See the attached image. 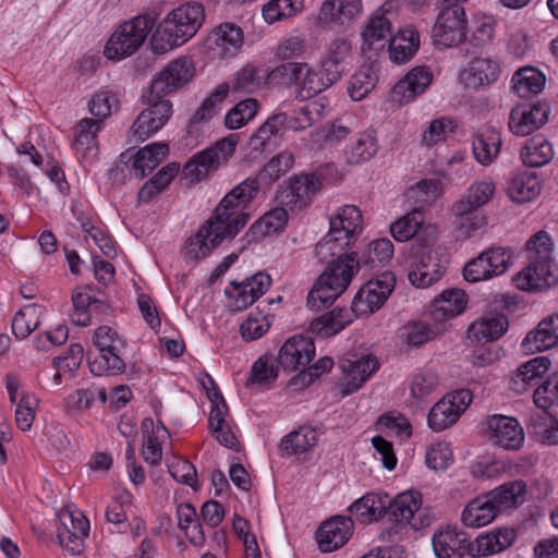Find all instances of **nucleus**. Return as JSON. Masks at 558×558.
<instances>
[{"label":"nucleus","mask_w":558,"mask_h":558,"mask_svg":"<svg viewBox=\"0 0 558 558\" xmlns=\"http://www.w3.org/2000/svg\"><path fill=\"white\" fill-rule=\"evenodd\" d=\"M317 441L316 430L310 426H302L281 439L279 450L282 457L301 454L312 449Z\"/></svg>","instance_id":"nucleus-43"},{"label":"nucleus","mask_w":558,"mask_h":558,"mask_svg":"<svg viewBox=\"0 0 558 558\" xmlns=\"http://www.w3.org/2000/svg\"><path fill=\"white\" fill-rule=\"evenodd\" d=\"M329 86L330 84L326 82V77H324L320 70L312 69L306 63L298 97L301 99L312 98Z\"/></svg>","instance_id":"nucleus-60"},{"label":"nucleus","mask_w":558,"mask_h":558,"mask_svg":"<svg viewBox=\"0 0 558 558\" xmlns=\"http://www.w3.org/2000/svg\"><path fill=\"white\" fill-rule=\"evenodd\" d=\"M194 74L193 62L186 58H178L169 62L150 82L148 88L155 95L168 96L187 84Z\"/></svg>","instance_id":"nucleus-15"},{"label":"nucleus","mask_w":558,"mask_h":558,"mask_svg":"<svg viewBox=\"0 0 558 558\" xmlns=\"http://www.w3.org/2000/svg\"><path fill=\"white\" fill-rule=\"evenodd\" d=\"M315 356V344L311 337L293 336L281 347L277 363L287 372L303 371Z\"/></svg>","instance_id":"nucleus-19"},{"label":"nucleus","mask_w":558,"mask_h":558,"mask_svg":"<svg viewBox=\"0 0 558 558\" xmlns=\"http://www.w3.org/2000/svg\"><path fill=\"white\" fill-rule=\"evenodd\" d=\"M508 326L509 322L505 315L485 316L470 325L468 338L477 343L492 342L500 338Z\"/></svg>","instance_id":"nucleus-31"},{"label":"nucleus","mask_w":558,"mask_h":558,"mask_svg":"<svg viewBox=\"0 0 558 558\" xmlns=\"http://www.w3.org/2000/svg\"><path fill=\"white\" fill-rule=\"evenodd\" d=\"M500 145V134L495 129H485L472 138L473 156L482 166H489L497 158Z\"/></svg>","instance_id":"nucleus-38"},{"label":"nucleus","mask_w":558,"mask_h":558,"mask_svg":"<svg viewBox=\"0 0 558 558\" xmlns=\"http://www.w3.org/2000/svg\"><path fill=\"white\" fill-rule=\"evenodd\" d=\"M550 106L545 100L534 104H521L512 108L509 116V129L518 136H527L541 129L547 121Z\"/></svg>","instance_id":"nucleus-16"},{"label":"nucleus","mask_w":558,"mask_h":558,"mask_svg":"<svg viewBox=\"0 0 558 558\" xmlns=\"http://www.w3.org/2000/svg\"><path fill=\"white\" fill-rule=\"evenodd\" d=\"M466 16L459 3H439V12L433 27L434 41L444 47L458 46L465 40Z\"/></svg>","instance_id":"nucleus-10"},{"label":"nucleus","mask_w":558,"mask_h":558,"mask_svg":"<svg viewBox=\"0 0 558 558\" xmlns=\"http://www.w3.org/2000/svg\"><path fill=\"white\" fill-rule=\"evenodd\" d=\"M354 523L350 517L336 515L326 520L316 533L318 547L323 553H331L342 547L352 536Z\"/></svg>","instance_id":"nucleus-22"},{"label":"nucleus","mask_w":558,"mask_h":558,"mask_svg":"<svg viewBox=\"0 0 558 558\" xmlns=\"http://www.w3.org/2000/svg\"><path fill=\"white\" fill-rule=\"evenodd\" d=\"M550 360L547 356L534 357L522 364L511 378L512 389L522 393L530 387L538 385L542 376L549 369Z\"/></svg>","instance_id":"nucleus-32"},{"label":"nucleus","mask_w":558,"mask_h":558,"mask_svg":"<svg viewBox=\"0 0 558 558\" xmlns=\"http://www.w3.org/2000/svg\"><path fill=\"white\" fill-rule=\"evenodd\" d=\"M362 223L361 210L354 205H345L337 215L330 217L329 231L331 236L336 235L350 247L357 240L362 231Z\"/></svg>","instance_id":"nucleus-25"},{"label":"nucleus","mask_w":558,"mask_h":558,"mask_svg":"<svg viewBox=\"0 0 558 558\" xmlns=\"http://www.w3.org/2000/svg\"><path fill=\"white\" fill-rule=\"evenodd\" d=\"M288 130V114L278 112L271 114L252 136L256 146L264 147L271 138H281Z\"/></svg>","instance_id":"nucleus-52"},{"label":"nucleus","mask_w":558,"mask_h":558,"mask_svg":"<svg viewBox=\"0 0 558 558\" xmlns=\"http://www.w3.org/2000/svg\"><path fill=\"white\" fill-rule=\"evenodd\" d=\"M527 428L536 441L548 446L558 444V420L547 411L532 413Z\"/></svg>","instance_id":"nucleus-41"},{"label":"nucleus","mask_w":558,"mask_h":558,"mask_svg":"<svg viewBox=\"0 0 558 558\" xmlns=\"http://www.w3.org/2000/svg\"><path fill=\"white\" fill-rule=\"evenodd\" d=\"M206 45L213 58L225 59L232 57L243 45V32L234 23H221L211 31Z\"/></svg>","instance_id":"nucleus-21"},{"label":"nucleus","mask_w":558,"mask_h":558,"mask_svg":"<svg viewBox=\"0 0 558 558\" xmlns=\"http://www.w3.org/2000/svg\"><path fill=\"white\" fill-rule=\"evenodd\" d=\"M494 33L493 23L482 22L470 36L465 33V40L460 45L466 53H475L493 40Z\"/></svg>","instance_id":"nucleus-62"},{"label":"nucleus","mask_w":558,"mask_h":558,"mask_svg":"<svg viewBox=\"0 0 558 558\" xmlns=\"http://www.w3.org/2000/svg\"><path fill=\"white\" fill-rule=\"evenodd\" d=\"M542 191L539 179L534 172L522 171L512 175L508 182L507 194L515 203L535 199Z\"/></svg>","instance_id":"nucleus-35"},{"label":"nucleus","mask_w":558,"mask_h":558,"mask_svg":"<svg viewBox=\"0 0 558 558\" xmlns=\"http://www.w3.org/2000/svg\"><path fill=\"white\" fill-rule=\"evenodd\" d=\"M499 510L490 495L476 497L464 508L461 520L465 526L481 527L490 523Z\"/></svg>","instance_id":"nucleus-33"},{"label":"nucleus","mask_w":558,"mask_h":558,"mask_svg":"<svg viewBox=\"0 0 558 558\" xmlns=\"http://www.w3.org/2000/svg\"><path fill=\"white\" fill-rule=\"evenodd\" d=\"M472 401V393L468 389H460L447 393L436 402L427 415L428 426L434 432H441L454 424Z\"/></svg>","instance_id":"nucleus-12"},{"label":"nucleus","mask_w":558,"mask_h":558,"mask_svg":"<svg viewBox=\"0 0 558 558\" xmlns=\"http://www.w3.org/2000/svg\"><path fill=\"white\" fill-rule=\"evenodd\" d=\"M495 184L489 179L476 181L469 186L462 197L454 202L451 211L453 215H465L487 204L495 194Z\"/></svg>","instance_id":"nucleus-28"},{"label":"nucleus","mask_w":558,"mask_h":558,"mask_svg":"<svg viewBox=\"0 0 558 558\" xmlns=\"http://www.w3.org/2000/svg\"><path fill=\"white\" fill-rule=\"evenodd\" d=\"M258 104L254 98H247L236 104L225 118L226 126L236 130L253 119L257 112Z\"/></svg>","instance_id":"nucleus-59"},{"label":"nucleus","mask_w":558,"mask_h":558,"mask_svg":"<svg viewBox=\"0 0 558 558\" xmlns=\"http://www.w3.org/2000/svg\"><path fill=\"white\" fill-rule=\"evenodd\" d=\"M488 440L507 450H518L524 441V433L518 421L500 414L492 415L486 421Z\"/></svg>","instance_id":"nucleus-18"},{"label":"nucleus","mask_w":558,"mask_h":558,"mask_svg":"<svg viewBox=\"0 0 558 558\" xmlns=\"http://www.w3.org/2000/svg\"><path fill=\"white\" fill-rule=\"evenodd\" d=\"M294 162V157L289 151H282L278 154L277 156L272 157L263 168V170L259 172L258 177L256 178H247L242 183H245L247 181H255L256 182V191L250 198V203L252 199L256 196V194L259 191L260 183H272L277 181L282 174H284L289 169L292 168Z\"/></svg>","instance_id":"nucleus-46"},{"label":"nucleus","mask_w":558,"mask_h":558,"mask_svg":"<svg viewBox=\"0 0 558 558\" xmlns=\"http://www.w3.org/2000/svg\"><path fill=\"white\" fill-rule=\"evenodd\" d=\"M393 8L392 1H386L380 11V14L377 12L368 20L364 31L362 32V37L364 40V45L367 46L368 49H372L375 44L386 41L387 38L391 37V23L385 13L389 12Z\"/></svg>","instance_id":"nucleus-42"},{"label":"nucleus","mask_w":558,"mask_h":558,"mask_svg":"<svg viewBox=\"0 0 558 558\" xmlns=\"http://www.w3.org/2000/svg\"><path fill=\"white\" fill-rule=\"evenodd\" d=\"M421 495L418 493H402L398 495L393 501L386 506L385 517L395 523L386 530L388 541H396L393 537L398 534V530L410 525L413 530L417 531L422 527L428 526V522H417L416 512L421 507Z\"/></svg>","instance_id":"nucleus-11"},{"label":"nucleus","mask_w":558,"mask_h":558,"mask_svg":"<svg viewBox=\"0 0 558 558\" xmlns=\"http://www.w3.org/2000/svg\"><path fill=\"white\" fill-rule=\"evenodd\" d=\"M101 129L100 121L84 118L75 129L73 147L84 158L93 157L97 153V133Z\"/></svg>","instance_id":"nucleus-45"},{"label":"nucleus","mask_w":558,"mask_h":558,"mask_svg":"<svg viewBox=\"0 0 558 558\" xmlns=\"http://www.w3.org/2000/svg\"><path fill=\"white\" fill-rule=\"evenodd\" d=\"M553 157V146L542 135H537L529 140L521 149V159L523 163L532 168L547 165Z\"/></svg>","instance_id":"nucleus-48"},{"label":"nucleus","mask_w":558,"mask_h":558,"mask_svg":"<svg viewBox=\"0 0 558 558\" xmlns=\"http://www.w3.org/2000/svg\"><path fill=\"white\" fill-rule=\"evenodd\" d=\"M236 136L230 135L218 141L214 146L195 154L183 167L184 179L194 184L205 179L210 171L216 170L233 154Z\"/></svg>","instance_id":"nucleus-8"},{"label":"nucleus","mask_w":558,"mask_h":558,"mask_svg":"<svg viewBox=\"0 0 558 558\" xmlns=\"http://www.w3.org/2000/svg\"><path fill=\"white\" fill-rule=\"evenodd\" d=\"M340 367L348 376L343 393L350 395L361 388L362 384L379 367V363L375 357L367 355L354 361H343Z\"/></svg>","instance_id":"nucleus-34"},{"label":"nucleus","mask_w":558,"mask_h":558,"mask_svg":"<svg viewBox=\"0 0 558 558\" xmlns=\"http://www.w3.org/2000/svg\"><path fill=\"white\" fill-rule=\"evenodd\" d=\"M348 245L329 231L315 246V256L326 270L317 278L307 295V305L319 311L332 304L349 287L356 268L355 253H348Z\"/></svg>","instance_id":"nucleus-2"},{"label":"nucleus","mask_w":558,"mask_h":558,"mask_svg":"<svg viewBox=\"0 0 558 558\" xmlns=\"http://www.w3.org/2000/svg\"><path fill=\"white\" fill-rule=\"evenodd\" d=\"M349 511L354 513L361 522L367 523L384 518L386 505L377 495L366 494L362 498L354 501L349 507Z\"/></svg>","instance_id":"nucleus-51"},{"label":"nucleus","mask_w":558,"mask_h":558,"mask_svg":"<svg viewBox=\"0 0 558 558\" xmlns=\"http://www.w3.org/2000/svg\"><path fill=\"white\" fill-rule=\"evenodd\" d=\"M168 153V145L163 143H154L140 149L134 156L129 159H133V169L137 178H144L148 172L154 170Z\"/></svg>","instance_id":"nucleus-47"},{"label":"nucleus","mask_w":558,"mask_h":558,"mask_svg":"<svg viewBox=\"0 0 558 558\" xmlns=\"http://www.w3.org/2000/svg\"><path fill=\"white\" fill-rule=\"evenodd\" d=\"M424 222L423 211L420 208H413L404 217L400 218L390 226V232L395 240L404 242L412 240L414 242L417 238L428 239L434 238V231L427 227L418 233Z\"/></svg>","instance_id":"nucleus-30"},{"label":"nucleus","mask_w":558,"mask_h":558,"mask_svg":"<svg viewBox=\"0 0 558 558\" xmlns=\"http://www.w3.org/2000/svg\"><path fill=\"white\" fill-rule=\"evenodd\" d=\"M526 483L515 480L500 485L489 493L498 510L517 508L526 500Z\"/></svg>","instance_id":"nucleus-44"},{"label":"nucleus","mask_w":558,"mask_h":558,"mask_svg":"<svg viewBox=\"0 0 558 558\" xmlns=\"http://www.w3.org/2000/svg\"><path fill=\"white\" fill-rule=\"evenodd\" d=\"M546 76L537 69L524 66L512 76L513 89L520 97L538 94L544 89Z\"/></svg>","instance_id":"nucleus-50"},{"label":"nucleus","mask_w":558,"mask_h":558,"mask_svg":"<svg viewBox=\"0 0 558 558\" xmlns=\"http://www.w3.org/2000/svg\"><path fill=\"white\" fill-rule=\"evenodd\" d=\"M558 345V313L549 315L530 331L522 341V348L527 353L542 352Z\"/></svg>","instance_id":"nucleus-27"},{"label":"nucleus","mask_w":558,"mask_h":558,"mask_svg":"<svg viewBox=\"0 0 558 558\" xmlns=\"http://www.w3.org/2000/svg\"><path fill=\"white\" fill-rule=\"evenodd\" d=\"M205 21L201 3L183 4L167 14L158 24L150 38L154 53L162 54L190 40Z\"/></svg>","instance_id":"nucleus-3"},{"label":"nucleus","mask_w":558,"mask_h":558,"mask_svg":"<svg viewBox=\"0 0 558 558\" xmlns=\"http://www.w3.org/2000/svg\"><path fill=\"white\" fill-rule=\"evenodd\" d=\"M465 304V293L462 290H445L432 302L429 306L430 318L436 323L445 322L461 314Z\"/></svg>","instance_id":"nucleus-29"},{"label":"nucleus","mask_w":558,"mask_h":558,"mask_svg":"<svg viewBox=\"0 0 558 558\" xmlns=\"http://www.w3.org/2000/svg\"><path fill=\"white\" fill-rule=\"evenodd\" d=\"M302 7V0H269L262 13L265 21L271 24L295 15Z\"/></svg>","instance_id":"nucleus-56"},{"label":"nucleus","mask_w":558,"mask_h":558,"mask_svg":"<svg viewBox=\"0 0 558 558\" xmlns=\"http://www.w3.org/2000/svg\"><path fill=\"white\" fill-rule=\"evenodd\" d=\"M156 21L154 13H143L122 23L106 44V57L110 60H121L135 53L145 43Z\"/></svg>","instance_id":"nucleus-4"},{"label":"nucleus","mask_w":558,"mask_h":558,"mask_svg":"<svg viewBox=\"0 0 558 558\" xmlns=\"http://www.w3.org/2000/svg\"><path fill=\"white\" fill-rule=\"evenodd\" d=\"M533 399L539 411H546L558 401V372L536 386Z\"/></svg>","instance_id":"nucleus-61"},{"label":"nucleus","mask_w":558,"mask_h":558,"mask_svg":"<svg viewBox=\"0 0 558 558\" xmlns=\"http://www.w3.org/2000/svg\"><path fill=\"white\" fill-rule=\"evenodd\" d=\"M433 82V73L425 65L410 70L392 89V98L400 104H407L422 95Z\"/></svg>","instance_id":"nucleus-24"},{"label":"nucleus","mask_w":558,"mask_h":558,"mask_svg":"<svg viewBox=\"0 0 558 558\" xmlns=\"http://www.w3.org/2000/svg\"><path fill=\"white\" fill-rule=\"evenodd\" d=\"M271 278L266 272H257L243 281L232 280L225 294L230 299L229 307L232 311H244L267 292Z\"/></svg>","instance_id":"nucleus-14"},{"label":"nucleus","mask_w":558,"mask_h":558,"mask_svg":"<svg viewBox=\"0 0 558 558\" xmlns=\"http://www.w3.org/2000/svg\"><path fill=\"white\" fill-rule=\"evenodd\" d=\"M396 277L391 271H383L367 280L352 301L355 316H368L378 311L395 289Z\"/></svg>","instance_id":"nucleus-9"},{"label":"nucleus","mask_w":558,"mask_h":558,"mask_svg":"<svg viewBox=\"0 0 558 558\" xmlns=\"http://www.w3.org/2000/svg\"><path fill=\"white\" fill-rule=\"evenodd\" d=\"M93 341L99 355L94 360L88 359L90 372L96 376L123 373L125 364L119 353L125 343L118 332L109 326H100L95 330Z\"/></svg>","instance_id":"nucleus-6"},{"label":"nucleus","mask_w":558,"mask_h":558,"mask_svg":"<svg viewBox=\"0 0 558 558\" xmlns=\"http://www.w3.org/2000/svg\"><path fill=\"white\" fill-rule=\"evenodd\" d=\"M354 317L356 316L352 307L350 310L335 308L314 319L311 324V330L323 338L335 336L350 325Z\"/></svg>","instance_id":"nucleus-39"},{"label":"nucleus","mask_w":558,"mask_h":558,"mask_svg":"<svg viewBox=\"0 0 558 558\" xmlns=\"http://www.w3.org/2000/svg\"><path fill=\"white\" fill-rule=\"evenodd\" d=\"M325 108L322 99L310 101L294 111L293 116H288V129L296 132L312 126L323 117Z\"/></svg>","instance_id":"nucleus-53"},{"label":"nucleus","mask_w":558,"mask_h":558,"mask_svg":"<svg viewBox=\"0 0 558 558\" xmlns=\"http://www.w3.org/2000/svg\"><path fill=\"white\" fill-rule=\"evenodd\" d=\"M256 182L247 181L234 186L215 208L211 217L206 220L193 238L185 244V254L191 259L198 260L220 245L231 241L250 220L245 208L256 191Z\"/></svg>","instance_id":"nucleus-1"},{"label":"nucleus","mask_w":558,"mask_h":558,"mask_svg":"<svg viewBox=\"0 0 558 558\" xmlns=\"http://www.w3.org/2000/svg\"><path fill=\"white\" fill-rule=\"evenodd\" d=\"M377 76L372 66H362L351 78L349 95L353 100H362L374 89Z\"/></svg>","instance_id":"nucleus-57"},{"label":"nucleus","mask_w":558,"mask_h":558,"mask_svg":"<svg viewBox=\"0 0 558 558\" xmlns=\"http://www.w3.org/2000/svg\"><path fill=\"white\" fill-rule=\"evenodd\" d=\"M362 13L361 0H325L322 3L318 22L323 28H345Z\"/></svg>","instance_id":"nucleus-17"},{"label":"nucleus","mask_w":558,"mask_h":558,"mask_svg":"<svg viewBox=\"0 0 558 558\" xmlns=\"http://www.w3.org/2000/svg\"><path fill=\"white\" fill-rule=\"evenodd\" d=\"M517 538L511 527H498L481 533L471 542L470 556L473 558L487 557L506 550Z\"/></svg>","instance_id":"nucleus-26"},{"label":"nucleus","mask_w":558,"mask_h":558,"mask_svg":"<svg viewBox=\"0 0 558 558\" xmlns=\"http://www.w3.org/2000/svg\"><path fill=\"white\" fill-rule=\"evenodd\" d=\"M498 64L488 58H474L468 69L466 85L472 88H478L484 85H489L497 80Z\"/></svg>","instance_id":"nucleus-49"},{"label":"nucleus","mask_w":558,"mask_h":558,"mask_svg":"<svg viewBox=\"0 0 558 558\" xmlns=\"http://www.w3.org/2000/svg\"><path fill=\"white\" fill-rule=\"evenodd\" d=\"M38 403L39 401L34 395L23 393L20 398L15 409V422L21 430L31 429Z\"/></svg>","instance_id":"nucleus-64"},{"label":"nucleus","mask_w":558,"mask_h":558,"mask_svg":"<svg viewBox=\"0 0 558 558\" xmlns=\"http://www.w3.org/2000/svg\"><path fill=\"white\" fill-rule=\"evenodd\" d=\"M306 63L287 62L272 69L267 74L270 81H279L282 84H299L301 86Z\"/></svg>","instance_id":"nucleus-63"},{"label":"nucleus","mask_w":558,"mask_h":558,"mask_svg":"<svg viewBox=\"0 0 558 558\" xmlns=\"http://www.w3.org/2000/svg\"><path fill=\"white\" fill-rule=\"evenodd\" d=\"M267 74L262 68L246 64L235 74L231 88L234 92L254 93L265 83Z\"/></svg>","instance_id":"nucleus-54"},{"label":"nucleus","mask_w":558,"mask_h":558,"mask_svg":"<svg viewBox=\"0 0 558 558\" xmlns=\"http://www.w3.org/2000/svg\"><path fill=\"white\" fill-rule=\"evenodd\" d=\"M558 282L555 260L529 259V265L518 274L515 284L525 291L546 290Z\"/></svg>","instance_id":"nucleus-20"},{"label":"nucleus","mask_w":558,"mask_h":558,"mask_svg":"<svg viewBox=\"0 0 558 558\" xmlns=\"http://www.w3.org/2000/svg\"><path fill=\"white\" fill-rule=\"evenodd\" d=\"M389 57L395 63L409 61L417 51L420 36L415 28L405 27L388 39Z\"/></svg>","instance_id":"nucleus-36"},{"label":"nucleus","mask_w":558,"mask_h":558,"mask_svg":"<svg viewBox=\"0 0 558 558\" xmlns=\"http://www.w3.org/2000/svg\"><path fill=\"white\" fill-rule=\"evenodd\" d=\"M432 545L437 558H463L470 556L471 542L465 532L457 527L446 526L436 531Z\"/></svg>","instance_id":"nucleus-23"},{"label":"nucleus","mask_w":558,"mask_h":558,"mask_svg":"<svg viewBox=\"0 0 558 558\" xmlns=\"http://www.w3.org/2000/svg\"><path fill=\"white\" fill-rule=\"evenodd\" d=\"M322 186V180L316 173L294 175L288 180L278 199L290 209H302L312 203Z\"/></svg>","instance_id":"nucleus-13"},{"label":"nucleus","mask_w":558,"mask_h":558,"mask_svg":"<svg viewBox=\"0 0 558 558\" xmlns=\"http://www.w3.org/2000/svg\"><path fill=\"white\" fill-rule=\"evenodd\" d=\"M43 313V306L29 304L19 311L12 320V332L19 339H24L39 326V316Z\"/></svg>","instance_id":"nucleus-55"},{"label":"nucleus","mask_w":558,"mask_h":558,"mask_svg":"<svg viewBox=\"0 0 558 558\" xmlns=\"http://www.w3.org/2000/svg\"><path fill=\"white\" fill-rule=\"evenodd\" d=\"M165 95H155L147 88L142 95L147 108L144 109L130 129L132 137L137 142H144L158 132L172 114V104Z\"/></svg>","instance_id":"nucleus-7"},{"label":"nucleus","mask_w":558,"mask_h":558,"mask_svg":"<svg viewBox=\"0 0 558 558\" xmlns=\"http://www.w3.org/2000/svg\"><path fill=\"white\" fill-rule=\"evenodd\" d=\"M554 247L551 236L544 230L533 234L525 244L529 259L554 260Z\"/></svg>","instance_id":"nucleus-58"},{"label":"nucleus","mask_w":558,"mask_h":558,"mask_svg":"<svg viewBox=\"0 0 558 558\" xmlns=\"http://www.w3.org/2000/svg\"><path fill=\"white\" fill-rule=\"evenodd\" d=\"M434 238H417L411 242L409 281L416 288H427L444 275L448 260L433 250Z\"/></svg>","instance_id":"nucleus-5"},{"label":"nucleus","mask_w":558,"mask_h":558,"mask_svg":"<svg viewBox=\"0 0 558 558\" xmlns=\"http://www.w3.org/2000/svg\"><path fill=\"white\" fill-rule=\"evenodd\" d=\"M393 244L389 239H378L369 243L367 250L363 252L361 257H355L357 271L364 268L368 271H377L386 266L392 258Z\"/></svg>","instance_id":"nucleus-37"},{"label":"nucleus","mask_w":558,"mask_h":558,"mask_svg":"<svg viewBox=\"0 0 558 558\" xmlns=\"http://www.w3.org/2000/svg\"><path fill=\"white\" fill-rule=\"evenodd\" d=\"M288 222V213L283 207H276L256 220L245 233L247 242L256 241L260 236L278 233Z\"/></svg>","instance_id":"nucleus-40"}]
</instances>
